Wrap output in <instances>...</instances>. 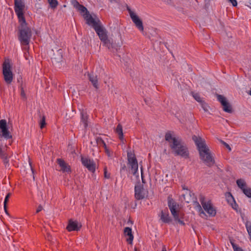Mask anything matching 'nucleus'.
<instances>
[{
    "label": "nucleus",
    "instance_id": "52",
    "mask_svg": "<svg viewBox=\"0 0 251 251\" xmlns=\"http://www.w3.org/2000/svg\"><path fill=\"white\" fill-rule=\"evenodd\" d=\"M128 223H131V224H133L132 222L130 220H128Z\"/></svg>",
    "mask_w": 251,
    "mask_h": 251
},
{
    "label": "nucleus",
    "instance_id": "32",
    "mask_svg": "<svg viewBox=\"0 0 251 251\" xmlns=\"http://www.w3.org/2000/svg\"><path fill=\"white\" fill-rule=\"evenodd\" d=\"M192 96L193 98L195 99V100H197L198 102L201 103L203 101L202 100L199 94L193 92Z\"/></svg>",
    "mask_w": 251,
    "mask_h": 251
},
{
    "label": "nucleus",
    "instance_id": "1",
    "mask_svg": "<svg viewBox=\"0 0 251 251\" xmlns=\"http://www.w3.org/2000/svg\"><path fill=\"white\" fill-rule=\"evenodd\" d=\"M173 132L168 131L165 135V139L169 143L172 152L175 156H179L185 159L189 158V151L188 148L182 142V140L172 135Z\"/></svg>",
    "mask_w": 251,
    "mask_h": 251
},
{
    "label": "nucleus",
    "instance_id": "22",
    "mask_svg": "<svg viewBox=\"0 0 251 251\" xmlns=\"http://www.w3.org/2000/svg\"><path fill=\"white\" fill-rule=\"evenodd\" d=\"M16 13L17 15L19 22L21 23L20 26L27 25L25 19L24 17L23 11L19 12Z\"/></svg>",
    "mask_w": 251,
    "mask_h": 251
},
{
    "label": "nucleus",
    "instance_id": "17",
    "mask_svg": "<svg viewBox=\"0 0 251 251\" xmlns=\"http://www.w3.org/2000/svg\"><path fill=\"white\" fill-rule=\"evenodd\" d=\"M57 164L61 167V171L63 172L70 173L71 172V168L70 166L66 163L65 161L61 158H58L56 160Z\"/></svg>",
    "mask_w": 251,
    "mask_h": 251
},
{
    "label": "nucleus",
    "instance_id": "8",
    "mask_svg": "<svg viewBox=\"0 0 251 251\" xmlns=\"http://www.w3.org/2000/svg\"><path fill=\"white\" fill-rule=\"evenodd\" d=\"M200 201L204 210L210 216H215L216 214V211L215 209H214V208L213 207L211 201H208L207 202H206L205 201V198L202 196H201L200 198Z\"/></svg>",
    "mask_w": 251,
    "mask_h": 251
},
{
    "label": "nucleus",
    "instance_id": "21",
    "mask_svg": "<svg viewBox=\"0 0 251 251\" xmlns=\"http://www.w3.org/2000/svg\"><path fill=\"white\" fill-rule=\"evenodd\" d=\"M14 4V9L15 13L23 11L24 5L22 4L21 0H15Z\"/></svg>",
    "mask_w": 251,
    "mask_h": 251
},
{
    "label": "nucleus",
    "instance_id": "28",
    "mask_svg": "<svg viewBox=\"0 0 251 251\" xmlns=\"http://www.w3.org/2000/svg\"><path fill=\"white\" fill-rule=\"evenodd\" d=\"M127 171V167H126V164H121V168H120V173L121 176L124 175L125 173H126Z\"/></svg>",
    "mask_w": 251,
    "mask_h": 251
},
{
    "label": "nucleus",
    "instance_id": "37",
    "mask_svg": "<svg viewBox=\"0 0 251 251\" xmlns=\"http://www.w3.org/2000/svg\"><path fill=\"white\" fill-rule=\"evenodd\" d=\"M11 195L12 194L11 193H8L5 196V198L4 201V207H5L6 205H7V203L9 201V198L11 197Z\"/></svg>",
    "mask_w": 251,
    "mask_h": 251
},
{
    "label": "nucleus",
    "instance_id": "46",
    "mask_svg": "<svg viewBox=\"0 0 251 251\" xmlns=\"http://www.w3.org/2000/svg\"><path fill=\"white\" fill-rule=\"evenodd\" d=\"M196 203H197V205L198 207V208L200 210V211H201V213L204 214V212L202 210V209H201V206L200 205V204L199 203V202H196Z\"/></svg>",
    "mask_w": 251,
    "mask_h": 251
},
{
    "label": "nucleus",
    "instance_id": "41",
    "mask_svg": "<svg viewBox=\"0 0 251 251\" xmlns=\"http://www.w3.org/2000/svg\"><path fill=\"white\" fill-rule=\"evenodd\" d=\"M233 209L234 210L237 211V208L238 207V205L236 203L235 201L234 202H233L232 203H231L230 204Z\"/></svg>",
    "mask_w": 251,
    "mask_h": 251
},
{
    "label": "nucleus",
    "instance_id": "24",
    "mask_svg": "<svg viewBox=\"0 0 251 251\" xmlns=\"http://www.w3.org/2000/svg\"><path fill=\"white\" fill-rule=\"evenodd\" d=\"M116 133L119 135L120 140L123 139V127L121 124H118L116 129Z\"/></svg>",
    "mask_w": 251,
    "mask_h": 251
},
{
    "label": "nucleus",
    "instance_id": "3",
    "mask_svg": "<svg viewBox=\"0 0 251 251\" xmlns=\"http://www.w3.org/2000/svg\"><path fill=\"white\" fill-rule=\"evenodd\" d=\"M89 25L92 26L95 30L96 33L99 37L100 39L102 42L103 45L106 46L108 49H115L116 50L120 49V45H118L110 42L108 38L107 31L106 28L102 25L100 21L99 18H97L94 21H92Z\"/></svg>",
    "mask_w": 251,
    "mask_h": 251
},
{
    "label": "nucleus",
    "instance_id": "54",
    "mask_svg": "<svg viewBox=\"0 0 251 251\" xmlns=\"http://www.w3.org/2000/svg\"><path fill=\"white\" fill-rule=\"evenodd\" d=\"M183 197L184 200H185V195H183Z\"/></svg>",
    "mask_w": 251,
    "mask_h": 251
},
{
    "label": "nucleus",
    "instance_id": "9",
    "mask_svg": "<svg viewBox=\"0 0 251 251\" xmlns=\"http://www.w3.org/2000/svg\"><path fill=\"white\" fill-rule=\"evenodd\" d=\"M127 10H128L130 17L133 23L135 24L136 27L139 30L143 33L144 26L142 21L134 12H133L131 10L129 7H127Z\"/></svg>",
    "mask_w": 251,
    "mask_h": 251
},
{
    "label": "nucleus",
    "instance_id": "10",
    "mask_svg": "<svg viewBox=\"0 0 251 251\" xmlns=\"http://www.w3.org/2000/svg\"><path fill=\"white\" fill-rule=\"evenodd\" d=\"M0 137L5 139H11L12 136L8 130L6 121L4 119L0 120Z\"/></svg>",
    "mask_w": 251,
    "mask_h": 251
},
{
    "label": "nucleus",
    "instance_id": "5",
    "mask_svg": "<svg viewBox=\"0 0 251 251\" xmlns=\"http://www.w3.org/2000/svg\"><path fill=\"white\" fill-rule=\"evenodd\" d=\"M32 36V32L27 25L20 26L19 29L18 39L23 46H28Z\"/></svg>",
    "mask_w": 251,
    "mask_h": 251
},
{
    "label": "nucleus",
    "instance_id": "27",
    "mask_svg": "<svg viewBox=\"0 0 251 251\" xmlns=\"http://www.w3.org/2000/svg\"><path fill=\"white\" fill-rule=\"evenodd\" d=\"M96 141L98 145H102L104 148H106V145L101 137H97Z\"/></svg>",
    "mask_w": 251,
    "mask_h": 251
},
{
    "label": "nucleus",
    "instance_id": "43",
    "mask_svg": "<svg viewBox=\"0 0 251 251\" xmlns=\"http://www.w3.org/2000/svg\"><path fill=\"white\" fill-rule=\"evenodd\" d=\"M233 6H236L237 5V2L236 0H228Z\"/></svg>",
    "mask_w": 251,
    "mask_h": 251
},
{
    "label": "nucleus",
    "instance_id": "14",
    "mask_svg": "<svg viewBox=\"0 0 251 251\" xmlns=\"http://www.w3.org/2000/svg\"><path fill=\"white\" fill-rule=\"evenodd\" d=\"M81 163L84 166L87 168V169L92 173H94L96 170V164L94 161L89 158L81 157Z\"/></svg>",
    "mask_w": 251,
    "mask_h": 251
},
{
    "label": "nucleus",
    "instance_id": "19",
    "mask_svg": "<svg viewBox=\"0 0 251 251\" xmlns=\"http://www.w3.org/2000/svg\"><path fill=\"white\" fill-rule=\"evenodd\" d=\"M124 234L126 236H128V238L126 239L127 242L131 244L133 240V235L132 234L131 228L129 227H126L124 229Z\"/></svg>",
    "mask_w": 251,
    "mask_h": 251
},
{
    "label": "nucleus",
    "instance_id": "16",
    "mask_svg": "<svg viewBox=\"0 0 251 251\" xmlns=\"http://www.w3.org/2000/svg\"><path fill=\"white\" fill-rule=\"evenodd\" d=\"M51 59L52 63L56 65H59L63 62V55L61 50L54 53Z\"/></svg>",
    "mask_w": 251,
    "mask_h": 251
},
{
    "label": "nucleus",
    "instance_id": "2",
    "mask_svg": "<svg viewBox=\"0 0 251 251\" xmlns=\"http://www.w3.org/2000/svg\"><path fill=\"white\" fill-rule=\"evenodd\" d=\"M192 140L197 146L200 159L206 166L209 167L212 166L215 163V160L204 139L194 135L192 136Z\"/></svg>",
    "mask_w": 251,
    "mask_h": 251
},
{
    "label": "nucleus",
    "instance_id": "18",
    "mask_svg": "<svg viewBox=\"0 0 251 251\" xmlns=\"http://www.w3.org/2000/svg\"><path fill=\"white\" fill-rule=\"evenodd\" d=\"M88 76L89 81L92 83L93 86L96 89H98L99 85L97 75H94L93 73H88Z\"/></svg>",
    "mask_w": 251,
    "mask_h": 251
},
{
    "label": "nucleus",
    "instance_id": "44",
    "mask_svg": "<svg viewBox=\"0 0 251 251\" xmlns=\"http://www.w3.org/2000/svg\"><path fill=\"white\" fill-rule=\"evenodd\" d=\"M141 177H142V181L143 183H145V180L144 178L143 174V167L141 166Z\"/></svg>",
    "mask_w": 251,
    "mask_h": 251
},
{
    "label": "nucleus",
    "instance_id": "35",
    "mask_svg": "<svg viewBox=\"0 0 251 251\" xmlns=\"http://www.w3.org/2000/svg\"><path fill=\"white\" fill-rule=\"evenodd\" d=\"M20 88H21V93H20V95H21V97L24 100H26V94L25 93V91L24 90L23 87H22V84H21Z\"/></svg>",
    "mask_w": 251,
    "mask_h": 251
},
{
    "label": "nucleus",
    "instance_id": "29",
    "mask_svg": "<svg viewBox=\"0 0 251 251\" xmlns=\"http://www.w3.org/2000/svg\"><path fill=\"white\" fill-rule=\"evenodd\" d=\"M243 193L248 198H251V188H245L242 190Z\"/></svg>",
    "mask_w": 251,
    "mask_h": 251
},
{
    "label": "nucleus",
    "instance_id": "36",
    "mask_svg": "<svg viewBox=\"0 0 251 251\" xmlns=\"http://www.w3.org/2000/svg\"><path fill=\"white\" fill-rule=\"evenodd\" d=\"M71 3L73 5L74 7L76 9L80 6V4L78 2L77 0H72Z\"/></svg>",
    "mask_w": 251,
    "mask_h": 251
},
{
    "label": "nucleus",
    "instance_id": "25",
    "mask_svg": "<svg viewBox=\"0 0 251 251\" xmlns=\"http://www.w3.org/2000/svg\"><path fill=\"white\" fill-rule=\"evenodd\" d=\"M226 198L228 203L229 204H230L231 203L234 202L235 201V200L230 192L226 193Z\"/></svg>",
    "mask_w": 251,
    "mask_h": 251
},
{
    "label": "nucleus",
    "instance_id": "50",
    "mask_svg": "<svg viewBox=\"0 0 251 251\" xmlns=\"http://www.w3.org/2000/svg\"><path fill=\"white\" fill-rule=\"evenodd\" d=\"M22 78L21 77H20L18 79V81L19 82H20V80H21V81H22Z\"/></svg>",
    "mask_w": 251,
    "mask_h": 251
},
{
    "label": "nucleus",
    "instance_id": "38",
    "mask_svg": "<svg viewBox=\"0 0 251 251\" xmlns=\"http://www.w3.org/2000/svg\"><path fill=\"white\" fill-rule=\"evenodd\" d=\"M200 103L201 104V107L204 110V111L205 112H207L208 111L207 104L204 101H202Z\"/></svg>",
    "mask_w": 251,
    "mask_h": 251
},
{
    "label": "nucleus",
    "instance_id": "13",
    "mask_svg": "<svg viewBox=\"0 0 251 251\" xmlns=\"http://www.w3.org/2000/svg\"><path fill=\"white\" fill-rule=\"evenodd\" d=\"M77 10L81 13H84L83 14V17L86 21V24L88 25H90L91 22L95 20V19L93 18L92 15H90L87 9L83 5L81 4Z\"/></svg>",
    "mask_w": 251,
    "mask_h": 251
},
{
    "label": "nucleus",
    "instance_id": "51",
    "mask_svg": "<svg viewBox=\"0 0 251 251\" xmlns=\"http://www.w3.org/2000/svg\"><path fill=\"white\" fill-rule=\"evenodd\" d=\"M29 164H30V166H31V163H29ZM31 170H32V173H34V171H33V168H32V167H31Z\"/></svg>",
    "mask_w": 251,
    "mask_h": 251
},
{
    "label": "nucleus",
    "instance_id": "15",
    "mask_svg": "<svg viewBox=\"0 0 251 251\" xmlns=\"http://www.w3.org/2000/svg\"><path fill=\"white\" fill-rule=\"evenodd\" d=\"M81 227V225L79 224L77 221L70 220L66 229L68 231H78Z\"/></svg>",
    "mask_w": 251,
    "mask_h": 251
},
{
    "label": "nucleus",
    "instance_id": "30",
    "mask_svg": "<svg viewBox=\"0 0 251 251\" xmlns=\"http://www.w3.org/2000/svg\"><path fill=\"white\" fill-rule=\"evenodd\" d=\"M0 157L3 160V162L5 167H6L7 165L9 166V160L5 153L3 154L2 156H0Z\"/></svg>",
    "mask_w": 251,
    "mask_h": 251
},
{
    "label": "nucleus",
    "instance_id": "31",
    "mask_svg": "<svg viewBox=\"0 0 251 251\" xmlns=\"http://www.w3.org/2000/svg\"><path fill=\"white\" fill-rule=\"evenodd\" d=\"M48 2L52 8H56L58 4L57 0H48Z\"/></svg>",
    "mask_w": 251,
    "mask_h": 251
},
{
    "label": "nucleus",
    "instance_id": "40",
    "mask_svg": "<svg viewBox=\"0 0 251 251\" xmlns=\"http://www.w3.org/2000/svg\"><path fill=\"white\" fill-rule=\"evenodd\" d=\"M220 142L223 145L225 146V147L227 148L229 151H231V149L230 147V146L227 144L226 142H225V141H223L222 140H220Z\"/></svg>",
    "mask_w": 251,
    "mask_h": 251
},
{
    "label": "nucleus",
    "instance_id": "39",
    "mask_svg": "<svg viewBox=\"0 0 251 251\" xmlns=\"http://www.w3.org/2000/svg\"><path fill=\"white\" fill-rule=\"evenodd\" d=\"M104 176L105 178L109 179L110 177V174L107 172V168H104Z\"/></svg>",
    "mask_w": 251,
    "mask_h": 251
},
{
    "label": "nucleus",
    "instance_id": "4",
    "mask_svg": "<svg viewBox=\"0 0 251 251\" xmlns=\"http://www.w3.org/2000/svg\"><path fill=\"white\" fill-rule=\"evenodd\" d=\"M168 205L175 221L180 225L184 226L185 223L181 219H183L184 214L177 211L178 204L171 197L168 198Z\"/></svg>",
    "mask_w": 251,
    "mask_h": 251
},
{
    "label": "nucleus",
    "instance_id": "34",
    "mask_svg": "<svg viewBox=\"0 0 251 251\" xmlns=\"http://www.w3.org/2000/svg\"><path fill=\"white\" fill-rule=\"evenodd\" d=\"M231 244L233 247L234 251H244L241 248L238 247L234 242L230 241Z\"/></svg>",
    "mask_w": 251,
    "mask_h": 251
},
{
    "label": "nucleus",
    "instance_id": "49",
    "mask_svg": "<svg viewBox=\"0 0 251 251\" xmlns=\"http://www.w3.org/2000/svg\"><path fill=\"white\" fill-rule=\"evenodd\" d=\"M7 208V205H6V207H4V211H5V212L6 213V214L7 215H9V213H8Z\"/></svg>",
    "mask_w": 251,
    "mask_h": 251
},
{
    "label": "nucleus",
    "instance_id": "33",
    "mask_svg": "<svg viewBox=\"0 0 251 251\" xmlns=\"http://www.w3.org/2000/svg\"><path fill=\"white\" fill-rule=\"evenodd\" d=\"M46 118L45 116H43L42 117V118L40 121L39 124H40V127L41 129L43 128L46 125Z\"/></svg>",
    "mask_w": 251,
    "mask_h": 251
},
{
    "label": "nucleus",
    "instance_id": "56",
    "mask_svg": "<svg viewBox=\"0 0 251 251\" xmlns=\"http://www.w3.org/2000/svg\"><path fill=\"white\" fill-rule=\"evenodd\" d=\"M250 94L251 95V91H250Z\"/></svg>",
    "mask_w": 251,
    "mask_h": 251
},
{
    "label": "nucleus",
    "instance_id": "48",
    "mask_svg": "<svg viewBox=\"0 0 251 251\" xmlns=\"http://www.w3.org/2000/svg\"><path fill=\"white\" fill-rule=\"evenodd\" d=\"M182 189L183 190H186L189 191V194L190 195L191 192L188 190V188L185 185L182 186Z\"/></svg>",
    "mask_w": 251,
    "mask_h": 251
},
{
    "label": "nucleus",
    "instance_id": "11",
    "mask_svg": "<svg viewBox=\"0 0 251 251\" xmlns=\"http://www.w3.org/2000/svg\"><path fill=\"white\" fill-rule=\"evenodd\" d=\"M135 198L137 200L144 199L147 196V191H146L141 183L135 185L134 187Z\"/></svg>",
    "mask_w": 251,
    "mask_h": 251
},
{
    "label": "nucleus",
    "instance_id": "7",
    "mask_svg": "<svg viewBox=\"0 0 251 251\" xmlns=\"http://www.w3.org/2000/svg\"><path fill=\"white\" fill-rule=\"evenodd\" d=\"M127 165L130 169L132 174L136 176L138 169V161L134 153L131 151H127Z\"/></svg>",
    "mask_w": 251,
    "mask_h": 251
},
{
    "label": "nucleus",
    "instance_id": "55",
    "mask_svg": "<svg viewBox=\"0 0 251 251\" xmlns=\"http://www.w3.org/2000/svg\"><path fill=\"white\" fill-rule=\"evenodd\" d=\"M162 251H167L165 249V250H163Z\"/></svg>",
    "mask_w": 251,
    "mask_h": 251
},
{
    "label": "nucleus",
    "instance_id": "6",
    "mask_svg": "<svg viewBox=\"0 0 251 251\" xmlns=\"http://www.w3.org/2000/svg\"><path fill=\"white\" fill-rule=\"evenodd\" d=\"M2 74L4 81L7 84H10L13 78V74L11 66L8 59L5 60L2 64Z\"/></svg>",
    "mask_w": 251,
    "mask_h": 251
},
{
    "label": "nucleus",
    "instance_id": "45",
    "mask_svg": "<svg viewBox=\"0 0 251 251\" xmlns=\"http://www.w3.org/2000/svg\"><path fill=\"white\" fill-rule=\"evenodd\" d=\"M42 209H43V207H42V206L41 205H39V206H38V207H37V210H36V213H39V212H40Z\"/></svg>",
    "mask_w": 251,
    "mask_h": 251
},
{
    "label": "nucleus",
    "instance_id": "42",
    "mask_svg": "<svg viewBox=\"0 0 251 251\" xmlns=\"http://www.w3.org/2000/svg\"><path fill=\"white\" fill-rule=\"evenodd\" d=\"M105 152L106 153V154L108 155V156L110 157L112 155V152H111L107 148V146L106 147V148H104Z\"/></svg>",
    "mask_w": 251,
    "mask_h": 251
},
{
    "label": "nucleus",
    "instance_id": "47",
    "mask_svg": "<svg viewBox=\"0 0 251 251\" xmlns=\"http://www.w3.org/2000/svg\"><path fill=\"white\" fill-rule=\"evenodd\" d=\"M4 153H5L4 151H2L1 147L0 146V156H2Z\"/></svg>",
    "mask_w": 251,
    "mask_h": 251
},
{
    "label": "nucleus",
    "instance_id": "53",
    "mask_svg": "<svg viewBox=\"0 0 251 251\" xmlns=\"http://www.w3.org/2000/svg\"><path fill=\"white\" fill-rule=\"evenodd\" d=\"M134 251H138V250L137 248H136V247H135V248H134Z\"/></svg>",
    "mask_w": 251,
    "mask_h": 251
},
{
    "label": "nucleus",
    "instance_id": "20",
    "mask_svg": "<svg viewBox=\"0 0 251 251\" xmlns=\"http://www.w3.org/2000/svg\"><path fill=\"white\" fill-rule=\"evenodd\" d=\"M160 220L165 223H170L172 221V219L170 218L168 210L167 212L164 213L163 210L161 211L160 213Z\"/></svg>",
    "mask_w": 251,
    "mask_h": 251
},
{
    "label": "nucleus",
    "instance_id": "12",
    "mask_svg": "<svg viewBox=\"0 0 251 251\" xmlns=\"http://www.w3.org/2000/svg\"><path fill=\"white\" fill-rule=\"evenodd\" d=\"M217 98L218 100L221 103L223 106V110L226 112L231 113L232 112V106L226 100V97L224 96L217 94Z\"/></svg>",
    "mask_w": 251,
    "mask_h": 251
},
{
    "label": "nucleus",
    "instance_id": "26",
    "mask_svg": "<svg viewBox=\"0 0 251 251\" xmlns=\"http://www.w3.org/2000/svg\"><path fill=\"white\" fill-rule=\"evenodd\" d=\"M236 183L238 186L242 190L244 189L246 186V183L243 179H239L236 181Z\"/></svg>",
    "mask_w": 251,
    "mask_h": 251
},
{
    "label": "nucleus",
    "instance_id": "23",
    "mask_svg": "<svg viewBox=\"0 0 251 251\" xmlns=\"http://www.w3.org/2000/svg\"><path fill=\"white\" fill-rule=\"evenodd\" d=\"M88 115L86 113L81 112V122L84 124V127L86 128L88 126L87 123Z\"/></svg>",
    "mask_w": 251,
    "mask_h": 251
}]
</instances>
